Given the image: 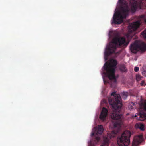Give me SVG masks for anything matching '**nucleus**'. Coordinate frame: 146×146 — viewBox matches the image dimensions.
I'll list each match as a JSON object with an SVG mask.
<instances>
[{
	"instance_id": "obj_1",
	"label": "nucleus",
	"mask_w": 146,
	"mask_h": 146,
	"mask_svg": "<svg viewBox=\"0 0 146 146\" xmlns=\"http://www.w3.org/2000/svg\"><path fill=\"white\" fill-rule=\"evenodd\" d=\"M140 25V23L139 21L129 24L128 26L129 32L126 35L127 42L123 37L120 38H116L113 39L112 42L110 43L106 48L104 54V58L106 60H107L109 56L114 52L117 47L120 46H127L134 34L133 32L136 31Z\"/></svg>"
},
{
	"instance_id": "obj_2",
	"label": "nucleus",
	"mask_w": 146,
	"mask_h": 146,
	"mask_svg": "<svg viewBox=\"0 0 146 146\" xmlns=\"http://www.w3.org/2000/svg\"><path fill=\"white\" fill-rule=\"evenodd\" d=\"M111 96H113L109 98V104L113 108L110 116L113 119L116 120L114 124V127L119 128L121 125V121L119 120L122 116L120 110L122 106L121 98L119 94L115 92L112 93Z\"/></svg>"
},
{
	"instance_id": "obj_3",
	"label": "nucleus",
	"mask_w": 146,
	"mask_h": 146,
	"mask_svg": "<svg viewBox=\"0 0 146 146\" xmlns=\"http://www.w3.org/2000/svg\"><path fill=\"white\" fill-rule=\"evenodd\" d=\"M119 1L121 2V5L120 10L117 11L113 15L112 23L115 24H119L122 23L123 19L126 18L130 10L126 2L124 3L122 0Z\"/></svg>"
},
{
	"instance_id": "obj_4",
	"label": "nucleus",
	"mask_w": 146,
	"mask_h": 146,
	"mask_svg": "<svg viewBox=\"0 0 146 146\" xmlns=\"http://www.w3.org/2000/svg\"><path fill=\"white\" fill-rule=\"evenodd\" d=\"M117 62L116 60L112 59L110 62H106L103 66V73L106 76L108 77L110 80L114 79L115 81H116L115 75V68L117 65Z\"/></svg>"
},
{
	"instance_id": "obj_5",
	"label": "nucleus",
	"mask_w": 146,
	"mask_h": 146,
	"mask_svg": "<svg viewBox=\"0 0 146 146\" xmlns=\"http://www.w3.org/2000/svg\"><path fill=\"white\" fill-rule=\"evenodd\" d=\"M131 133L129 131H125L121 135L119 139L117 141L119 146H127L130 143V137Z\"/></svg>"
},
{
	"instance_id": "obj_6",
	"label": "nucleus",
	"mask_w": 146,
	"mask_h": 146,
	"mask_svg": "<svg viewBox=\"0 0 146 146\" xmlns=\"http://www.w3.org/2000/svg\"><path fill=\"white\" fill-rule=\"evenodd\" d=\"M130 49L131 51L134 53H136L139 49L145 51L146 50V44L144 42L139 44L138 40H135L133 43L131 44Z\"/></svg>"
},
{
	"instance_id": "obj_7",
	"label": "nucleus",
	"mask_w": 146,
	"mask_h": 146,
	"mask_svg": "<svg viewBox=\"0 0 146 146\" xmlns=\"http://www.w3.org/2000/svg\"><path fill=\"white\" fill-rule=\"evenodd\" d=\"M118 132V130L116 131L114 130L110 133H108L107 137L104 138L103 143L101 146H108L110 139L115 136Z\"/></svg>"
},
{
	"instance_id": "obj_8",
	"label": "nucleus",
	"mask_w": 146,
	"mask_h": 146,
	"mask_svg": "<svg viewBox=\"0 0 146 146\" xmlns=\"http://www.w3.org/2000/svg\"><path fill=\"white\" fill-rule=\"evenodd\" d=\"M143 140V135H138L135 136L134 138L132 143V146H138Z\"/></svg>"
},
{
	"instance_id": "obj_9",
	"label": "nucleus",
	"mask_w": 146,
	"mask_h": 146,
	"mask_svg": "<svg viewBox=\"0 0 146 146\" xmlns=\"http://www.w3.org/2000/svg\"><path fill=\"white\" fill-rule=\"evenodd\" d=\"M108 110L105 107H103L100 116V119L103 121L105 120L108 115Z\"/></svg>"
},
{
	"instance_id": "obj_10",
	"label": "nucleus",
	"mask_w": 146,
	"mask_h": 146,
	"mask_svg": "<svg viewBox=\"0 0 146 146\" xmlns=\"http://www.w3.org/2000/svg\"><path fill=\"white\" fill-rule=\"evenodd\" d=\"M137 117V119L139 120L143 121L146 119V113L142 112L138 113L135 116Z\"/></svg>"
},
{
	"instance_id": "obj_11",
	"label": "nucleus",
	"mask_w": 146,
	"mask_h": 146,
	"mask_svg": "<svg viewBox=\"0 0 146 146\" xmlns=\"http://www.w3.org/2000/svg\"><path fill=\"white\" fill-rule=\"evenodd\" d=\"M131 11L132 12H135L138 7L137 2L135 0H133Z\"/></svg>"
},
{
	"instance_id": "obj_12",
	"label": "nucleus",
	"mask_w": 146,
	"mask_h": 146,
	"mask_svg": "<svg viewBox=\"0 0 146 146\" xmlns=\"http://www.w3.org/2000/svg\"><path fill=\"white\" fill-rule=\"evenodd\" d=\"M104 130L103 126L102 125H98V130L97 133V135H100L102 133Z\"/></svg>"
},
{
	"instance_id": "obj_13",
	"label": "nucleus",
	"mask_w": 146,
	"mask_h": 146,
	"mask_svg": "<svg viewBox=\"0 0 146 146\" xmlns=\"http://www.w3.org/2000/svg\"><path fill=\"white\" fill-rule=\"evenodd\" d=\"M135 126L142 131H144L145 130L144 125L143 124H136L135 125Z\"/></svg>"
},
{
	"instance_id": "obj_14",
	"label": "nucleus",
	"mask_w": 146,
	"mask_h": 146,
	"mask_svg": "<svg viewBox=\"0 0 146 146\" xmlns=\"http://www.w3.org/2000/svg\"><path fill=\"white\" fill-rule=\"evenodd\" d=\"M120 70L122 72H126L127 70L125 65L123 64L121 65L119 67Z\"/></svg>"
},
{
	"instance_id": "obj_15",
	"label": "nucleus",
	"mask_w": 146,
	"mask_h": 146,
	"mask_svg": "<svg viewBox=\"0 0 146 146\" xmlns=\"http://www.w3.org/2000/svg\"><path fill=\"white\" fill-rule=\"evenodd\" d=\"M128 96V93L127 92H123L122 93V98L124 99H125Z\"/></svg>"
},
{
	"instance_id": "obj_16",
	"label": "nucleus",
	"mask_w": 146,
	"mask_h": 146,
	"mask_svg": "<svg viewBox=\"0 0 146 146\" xmlns=\"http://www.w3.org/2000/svg\"><path fill=\"white\" fill-rule=\"evenodd\" d=\"M143 77L139 74H137L136 76V80L137 81H139L143 79Z\"/></svg>"
},
{
	"instance_id": "obj_17",
	"label": "nucleus",
	"mask_w": 146,
	"mask_h": 146,
	"mask_svg": "<svg viewBox=\"0 0 146 146\" xmlns=\"http://www.w3.org/2000/svg\"><path fill=\"white\" fill-rule=\"evenodd\" d=\"M134 105V103L132 102H130L128 104V107L129 109H132L133 108V106Z\"/></svg>"
},
{
	"instance_id": "obj_18",
	"label": "nucleus",
	"mask_w": 146,
	"mask_h": 146,
	"mask_svg": "<svg viewBox=\"0 0 146 146\" xmlns=\"http://www.w3.org/2000/svg\"><path fill=\"white\" fill-rule=\"evenodd\" d=\"M141 35L144 38L146 39V30H144L141 33Z\"/></svg>"
},
{
	"instance_id": "obj_19",
	"label": "nucleus",
	"mask_w": 146,
	"mask_h": 146,
	"mask_svg": "<svg viewBox=\"0 0 146 146\" xmlns=\"http://www.w3.org/2000/svg\"><path fill=\"white\" fill-rule=\"evenodd\" d=\"M141 19L143 20L145 23H146V17L145 15H141Z\"/></svg>"
},
{
	"instance_id": "obj_20",
	"label": "nucleus",
	"mask_w": 146,
	"mask_h": 146,
	"mask_svg": "<svg viewBox=\"0 0 146 146\" xmlns=\"http://www.w3.org/2000/svg\"><path fill=\"white\" fill-rule=\"evenodd\" d=\"M141 85L142 86H144L146 85V84L144 80H142L141 83Z\"/></svg>"
},
{
	"instance_id": "obj_21",
	"label": "nucleus",
	"mask_w": 146,
	"mask_h": 146,
	"mask_svg": "<svg viewBox=\"0 0 146 146\" xmlns=\"http://www.w3.org/2000/svg\"><path fill=\"white\" fill-rule=\"evenodd\" d=\"M139 68L138 67H135L134 69V71L135 72H137L139 70Z\"/></svg>"
},
{
	"instance_id": "obj_22",
	"label": "nucleus",
	"mask_w": 146,
	"mask_h": 146,
	"mask_svg": "<svg viewBox=\"0 0 146 146\" xmlns=\"http://www.w3.org/2000/svg\"><path fill=\"white\" fill-rule=\"evenodd\" d=\"M100 139V137H96L95 138V140L97 141V142H98Z\"/></svg>"
},
{
	"instance_id": "obj_23",
	"label": "nucleus",
	"mask_w": 146,
	"mask_h": 146,
	"mask_svg": "<svg viewBox=\"0 0 146 146\" xmlns=\"http://www.w3.org/2000/svg\"><path fill=\"white\" fill-rule=\"evenodd\" d=\"M143 106L144 109L146 110V103L143 104Z\"/></svg>"
},
{
	"instance_id": "obj_24",
	"label": "nucleus",
	"mask_w": 146,
	"mask_h": 146,
	"mask_svg": "<svg viewBox=\"0 0 146 146\" xmlns=\"http://www.w3.org/2000/svg\"><path fill=\"white\" fill-rule=\"evenodd\" d=\"M145 71H143V72H142V74H143V75H144V74L145 73Z\"/></svg>"
},
{
	"instance_id": "obj_25",
	"label": "nucleus",
	"mask_w": 146,
	"mask_h": 146,
	"mask_svg": "<svg viewBox=\"0 0 146 146\" xmlns=\"http://www.w3.org/2000/svg\"><path fill=\"white\" fill-rule=\"evenodd\" d=\"M94 135V133H92V135Z\"/></svg>"
}]
</instances>
